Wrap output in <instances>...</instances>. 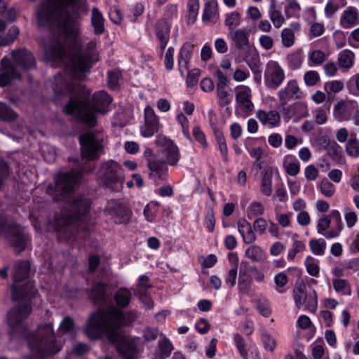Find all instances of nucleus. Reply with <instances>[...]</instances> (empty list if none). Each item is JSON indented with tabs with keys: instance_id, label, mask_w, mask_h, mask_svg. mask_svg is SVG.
Masks as SVG:
<instances>
[{
	"instance_id": "nucleus-1",
	"label": "nucleus",
	"mask_w": 359,
	"mask_h": 359,
	"mask_svg": "<svg viewBox=\"0 0 359 359\" xmlns=\"http://www.w3.org/2000/svg\"><path fill=\"white\" fill-rule=\"evenodd\" d=\"M124 325L125 316L122 311L116 308L100 309L89 317L86 333L91 339H99L105 334L110 343L116 344L122 359H134L137 354L136 346L120 330Z\"/></svg>"
},
{
	"instance_id": "nucleus-2",
	"label": "nucleus",
	"mask_w": 359,
	"mask_h": 359,
	"mask_svg": "<svg viewBox=\"0 0 359 359\" xmlns=\"http://www.w3.org/2000/svg\"><path fill=\"white\" fill-rule=\"evenodd\" d=\"M124 325L125 316L122 311L116 308L100 309L89 317L86 333L91 339H99L105 334L110 343L116 344L122 359H134L137 354L136 346L120 330Z\"/></svg>"
},
{
	"instance_id": "nucleus-3",
	"label": "nucleus",
	"mask_w": 359,
	"mask_h": 359,
	"mask_svg": "<svg viewBox=\"0 0 359 359\" xmlns=\"http://www.w3.org/2000/svg\"><path fill=\"white\" fill-rule=\"evenodd\" d=\"M91 202L87 197L81 195L72 198L67 206V210L56 216L55 229L60 238L70 240L76 238L77 234L88 231L87 222L90 220Z\"/></svg>"
},
{
	"instance_id": "nucleus-4",
	"label": "nucleus",
	"mask_w": 359,
	"mask_h": 359,
	"mask_svg": "<svg viewBox=\"0 0 359 359\" xmlns=\"http://www.w3.org/2000/svg\"><path fill=\"white\" fill-rule=\"evenodd\" d=\"M112 98L104 90L94 93L92 104L84 97L76 95L70 97L64 111L81 120L90 127L96 125L95 112L106 113Z\"/></svg>"
},
{
	"instance_id": "nucleus-5",
	"label": "nucleus",
	"mask_w": 359,
	"mask_h": 359,
	"mask_svg": "<svg viewBox=\"0 0 359 359\" xmlns=\"http://www.w3.org/2000/svg\"><path fill=\"white\" fill-rule=\"evenodd\" d=\"M31 353L36 359H42L60 352L62 344L57 341L52 323L40 325L35 332L28 336Z\"/></svg>"
},
{
	"instance_id": "nucleus-6",
	"label": "nucleus",
	"mask_w": 359,
	"mask_h": 359,
	"mask_svg": "<svg viewBox=\"0 0 359 359\" xmlns=\"http://www.w3.org/2000/svg\"><path fill=\"white\" fill-rule=\"evenodd\" d=\"M30 264L28 261L18 260L14 263L12 271L13 284L11 287L13 300H29L34 298L36 290L33 282L29 280L22 285L19 284L28 278Z\"/></svg>"
},
{
	"instance_id": "nucleus-7",
	"label": "nucleus",
	"mask_w": 359,
	"mask_h": 359,
	"mask_svg": "<svg viewBox=\"0 0 359 359\" xmlns=\"http://www.w3.org/2000/svg\"><path fill=\"white\" fill-rule=\"evenodd\" d=\"M124 180V170L118 162L108 160L100 164L97 170V182L100 186L118 191L122 188Z\"/></svg>"
},
{
	"instance_id": "nucleus-8",
	"label": "nucleus",
	"mask_w": 359,
	"mask_h": 359,
	"mask_svg": "<svg viewBox=\"0 0 359 359\" xmlns=\"http://www.w3.org/2000/svg\"><path fill=\"white\" fill-rule=\"evenodd\" d=\"M0 236H3L19 254L27 245L29 236L24 227L15 222H9L3 217H0Z\"/></svg>"
},
{
	"instance_id": "nucleus-9",
	"label": "nucleus",
	"mask_w": 359,
	"mask_h": 359,
	"mask_svg": "<svg viewBox=\"0 0 359 359\" xmlns=\"http://www.w3.org/2000/svg\"><path fill=\"white\" fill-rule=\"evenodd\" d=\"M80 179L81 173L78 170L72 169L69 172H59L55 178V186L49 185L48 191H54L55 199L63 200L67 195L74 191Z\"/></svg>"
},
{
	"instance_id": "nucleus-10",
	"label": "nucleus",
	"mask_w": 359,
	"mask_h": 359,
	"mask_svg": "<svg viewBox=\"0 0 359 359\" xmlns=\"http://www.w3.org/2000/svg\"><path fill=\"white\" fill-rule=\"evenodd\" d=\"M31 300L18 299V301L24 302V304L16 305L8 313L7 323L11 328V334L22 332L25 330V320L32 312L29 304Z\"/></svg>"
},
{
	"instance_id": "nucleus-11",
	"label": "nucleus",
	"mask_w": 359,
	"mask_h": 359,
	"mask_svg": "<svg viewBox=\"0 0 359 359\" xmlns=\"http://www.w3.org/2000/svg\"><path fill=\"white\" fill-rule=\"evenodd\" d=\"M81 156L83 158L93 161L99 158L98 153L102 150V145L92 133H83L79 136Z\"/></svg>"
},
{
	"instance_id": "nucleus-12",
	"label": "nucleus",
	"mask_w": 359,
	"mask_h": 359,
	"mask_svg": "<svg viewBox=\"0 0 359 359\" xmlns=\"http://www.w3.org/2000/svg\"><path fill=\"white\" fill-rule=\"evenodd\" d=\"M293 292L295 304L298 308L305 305L306 309L309 311L314 312L316 310L318 302L314 290L307 291L306 285H296Z\"/></svg>"
},
{
	"instance_id": "nucleus-13",
	"label": "nucleus",
	"mask_w": 359,
	"mask_h": 359,
	"mask_svg": "<svg viewBox=\"0 0 359 359\" xmlns=\"http://www.w3.org/2000/svg\"><path fill=\"white\" fill-rule=\"evenodd\" d=\"M285 79V72L278 62H268L264 71V81L267 87L277 89Z\"/></svg>"
},
{
	"instance_id": "nucleus-14",
	"label": "nucleus",
	"mask_w": 359,
	"mask_h": 359,
	"mask_svg": "<svg viewBox=\"0 0 359 359\" xmlns=\"http://www.w3.org/2000/svg\"><path fill=\"white\" fill-rule=\"evenodd\" d=\"M1 64L2 67L0 69V87L8 86L14 79H21L20 73L9 60L4 57Z\"/></svg>"
},
{
	"instance_id": "nucleus-15",
	"label": "nucleus",
	"mask_w": 359,
	"mask_h": 359,
	"mask_svg": "<svg viewBox=\"0 0 359 359\" xmlns=\"http://www.w3.org/2000/svg\"><path fill=\"white\" fill-rule=\"evenodd\" d=\"M231 40L234 43L236 50L242 54L248 52L251 48H255L250 43V33L246 29H236L229 32Z\"/></svg>"
},
{
	"instance_id": "nucleus-16",
	"label": "nucleus",
	"mask_w": 359,
	"mask_h": 359,
	"mask_svg": "<svg viewBox=\"0 0 359 359\" xmlns=\"http://www.w3.org/2000/svg\"><path fill=\"white\" fill-rule=\"evenodd\" d=\"M159 129V121L151 107L147 106L144 109V124L141 127V134L145 137H150Z\"/></svg>"
},
{
	"instance_id": "nucleus-17",
	"label": "nucleus",
	"mask_w": 359,
	"mask_h": 359,
	"mask_svg": "<svg viewBox=\"0 0 359 359\" xmlns=\"http://www.w3.org/2000/svg\"><path fill=\"white\" fill-rule=\"evenodd\" d=\"M107 212L114 222L118 224H128L132 215V211L119 203H115L114 205L108 204Z\"/></svg>"
},
{
	"instance_id": "nucleus-18",
	"label": "nucleus",
	"mask_w": 359,
	"mask_h": 359,
	"mask_svg": "<svg viewBox=\"0 0 359 359\" xmlns=\"http://www.w3.org/2000/svg\"><path fill=\"white\" fill-rule=\"evenodd\" d=\"M172 24L165 18L158 19L154 26L155 35L159 42V46L163 51L170 40Z\"/></svg>"
},
{
	"instance_id": "nucleus-19",
	"label": "nucleus",
	"mask_w": 359,
	"mask_h": 359,
	"mask_svg": "<svg viewBox=\"0 0 359 359\" xmlns=\"http://www.w3.org/2000/svg\"><path fill=\"white\" fill-rule=\"evenodd\" d=\"M15 62L24 70L28 71L36 67V60L33 54L25 48L12 51Z\"/></svg>"
},
{
	"instance_id": "nucleus-20",
	"label": "nucleus",
	"mask_w": 359,
	"mask_h": 359,
	"mask_svg": "<svg viewBox=\"0 0 359 359\" xmlns=\"http://www.w3.org/2000/svg\"><path fill=\"white\" fill-rule=\"evenodd\" d=\"M149 170V176L154 180H165L168 177V167L165 162L156 158L147 161Z\"/></svg>"
},
{
	"instance_id": "nucleus-21",
	"label": "nucleus",
	"mask_w": 359,
	"mask_h": 359,
	"mask_svg": "<svg viewBox=\"0 0 359 359\" xmlns=\"http://www.w3.org/2000/svg\"><path fill=\"white\" fill-rule=\"evenodd\" d=\"M107 290L108 285L107 283L102 281L96 282L92 285L88 292V298L95 304H104L109 298Z\"/></svg>"
},
{
	"instance_id": "nucleus-22",
	"label": "nucleus",
	"mask_w": 359,
	"mask_h": 359,
	"mask_svg": "<svg viewBox=\"0 0 359 359\" xmlns=\"http://www.w3.org/2000/svg\"><path fill=\"white\" fill-rule=\"evenodd\" d=\"M301 96L302 92L296 80L289 81L286 87L278 92L279 100L283 105L285 104L291 99H297L301 97Z\"/></svg>"
},
{
	"instance_id": "nucleus-23",
	"label": "nucleus",
	"mask_w": 359,
	"mask_h": 359,
	"mask_svg": "<svg viewBox=\"0 0 359 359\" xmlns=\"http://www.w3.org/2000/svg\"><path fill=\"white\" fill-rule=\"evenodd\" d=\"M194 48V44H192L190 42H186L183 44V46L181 47L180 50L177 57V62L179 71L180 72L182 75L184 74L183 68L184 69V70L189 69L188 65L192 57Z\"/></svg>"
},
{
	"instance_id": "nucleus-24",
	"label": "nucleus",
	"mask_w": 359,
	"mask_h": 359,
	"mask_svg": "<svg viewBox=\"0 0 359 359\" xmlns=\"http://www.w3.org/2000/svg\"><path fill=\"white\" fill-rule=\"evenodd\" d=\"M329 215L330 217V222H332L333 226L327 231L325 234V238L327 239L338 237L344 228L341 217L338 210H333Z\"/></svg>"
},
{
	"instance_id": "nucleus-25",
	"label": "nucleus",
	"mask_w": 359,
	"mask_h": 359,
	"mask_svg": "<svg viewBox=\"0 0 359 359\" xmlns=\"http://www.w3.org/2000/svg\"><path fill=\"white\" fill-rule=\"evenodd\" d=\"M340 25L344 29L351 28L359 24L358 11L355 7L348 6L340 18Z\"/></svg>"
},
{
	"instance_id": "nucleus-26",
	"label": "nucleus",
	"mask_w": 359,
	"mask_h": 359,
	"mask_svg": "<svg viewBox=\"0 0 359 359\" xmlns=\"http://www.w3.org/2000/svg\"><path fill=\"white\" fill-rule=\"evenodd\" d=\"M161 152L165 158V163L175 165L179 161L180 154L177 147L170 140H165V145L162 148Z\"/></svg>"
},
{
	"instance_id": "nucleus-27",
	"label": "nucleus",
	"mask_w": 359,
	"mask_h": 359,
	"mask_svg": "<svg viewBox=\"0 0 359 359\" xmlns=\"http://www.w3.org/2000/svg\"><path fill=\"white\" fill-rule=\"evenodd\" d=\"M242 59L247 63L254 74L262 73L260 57L256 48H251L248 52L242 54Z\"/></svg>"
},
{
	"instance_id": "nucleus-28",
	"label": "nucleus",
	"mask_w": 359,
	"mask_h": 359,
	"mask_svg": "<svg viewBox=\"0 0 359 359\" xmlns=\"http://www.w3.org/2000/svg\"><path fill=\"white\" fill-rule=\"evenodd\" d=\"M256 116L264 126L276 127L279 125L280 121V114L276 110L266 111L259 109L256 112Z\"/></svg>"
},
{
	"instance_id": "nucleus-29",
	"label": "nucleus",
	"mask_w": 359,
	"mask_h": 359,
	"mask_svg": "<svg viewBox=\"0 0 359 359\" xmlns=\"http://www.w3.org/2000/svg\"><path fill=\"white\" fill-rule=\"evenodd\" d=\"M237 225L238 231L245 243L251 244L256 241L257 237L250 222L245 219H240Z\"/></svg>"
},
{
	"instance_id": "nucleus-30",
	"label": "nucleus",
	"mask_w": 359,
	"mask_h": 359,
	"mask_svg": "<svg viewBox=\"0 0 359 359\" xmlns=\"http://www.w3.org/2000/svg\"><path fill=\"white\" fill-rule=\"evenodd\" d=\"M131 297V292L128 288H118L114 295V300L116 305L117 306L116 309H118L120 311H121V309L126 308L130 303ZM111 308H115V306H111L107 309H109Z\"/></svg>"
},
{
	"instance_id": "nucleus-31",
	"label": "nucleus",
	"mask_w": 359,
	"mask_h": 359,
	"mask_svg": "<svg viewBox=\"0 0 359 359\" xmlns=\"http://www.w3.org/2000/svg\"><path fill=\"white\" fill-rule=\"evenodd\" d=\"M236 100L245 111H251L254 108L251 101V90L250 88L244 86L236 95Z\"/></svg>"
},
{
	"instance_id": "nucleus-32",
	"label": "nucleus",
	"mask_w": 359,
	"mask_h": 359,
	"mask_svg": "<svg viewBox=\"0 0 359 359\" xmlns=\"http://www.w3.org/2000/svg\"><path fill=\"white\" fill-rule=\"evenodd\" d=\"M202 18L203 21L217 22L219 18L217 1L212 0L205 3Z\"/></svg>"
},
{
	"instance_id": "nucleus-33",
	"label": "nucleus",
	"mask_w": 359,
	"mask_h": 359,
	"mask_svg": "<svg viewBox=\"0 0 359 359\" xmlns=\"http://www.w3.org/2000/svg\"><path fill=\"white\" fill-rule=\"evenodd\" d=\"M91 24L96 35H100L104 32V19L102 13L96 7L92 9Z\"/></svg>"
},
{
	"instance_id": "nucleus-34",
	"label": "nucleus",
	"mask_w": 359,
	"mask_h": 359,
	"mask_svg": "<svg viewBox=\"0 0 359 359\" xmlns=\"http://www.w3.org/2000/svg\"><path fill=\"white\" fill-rule=\"evenodd\" d=\"M158 353L154 359H165L170 357L174 346L170 340L165 336L158 341Z\"/></svg>"
},
{
	"instance_id": "nucleus-35",
	"label": "nucleus",
	"mask_w": 359,
	"mask_h": 359,
	"mask_svg": "<svg viewBox=\"0 0 359 359\" xmlns=\"http://www.w3.org/2000/svg\"><path fill=\"white\" fill-rule=\"evenodd\" d=\"M245 256L255 262H263L266 259V252L257 245L248 247L245 251Z\"/></svg>"
},
{
	"instance_id": "nucleus-36",
	"label": "nucleus",
	"mask_w": 359,
	"mask_h": 359,
	"mask_svg": "<svg viewBox=\"0 0 359 359\" xmlns=\"http://www.w3.org/2000/svg\"><path fill=\"white\" fill-rule=\"evenodd\" d=\"M354 59V53L348 49H344L339 53V65L341 69H344V70H348L353 66Z\"/></svg>"
},
{
	"instance_id": "nucleus-37",
	"label": "nucleus",
	"mask_w": 359,
	"mask_h": 359,
	"mask_svg": "<svg viewBox=\"0 0 359 359\" xmlns=\"http://www.w3.org/2000/svg\"><path fill=\"white\" fill-rule=\"evenodd\" d=\"M241 23V14L240 12L235 11L228 13L225 15L224 25L228 27L229 32L234 31L235 28Z\"/></svg>"
},
{
	"instance_id": "nucleus-38",
	"label": "nucleus",
	"mask_w": 359,
	"mask_h": 359,
	"mask_svg": "<svg viewBox=\"0 0 359 359\" xmlns=\"http://www.w3.org/2000/svg\"><path fill=\"white\" fill-rule=\"evenodd\" d=\"M58 333L61 335H74L76 333V329L73 318L69 316L65 317L60 324Z\"/></svg>"
},
{
	"instance_id": "nucleus-39",
	"label": "nucleus",
	"mask_w": 359,
	"mask_h": 359,
	"mask_svg": "<svg viewBox=\"0 0 359 359\" xmlns=\"http://www.w3.org/2000/svg\"><path fill=\"white\" fill-rule=\"evenodd\" d=\"M18 115L6 104L0 102V120L5 122L15 121Z\"/></svg>"
},
{
	"instance_id": "nucleus-40",
	"label": "nucleus",
	"mask_w": 359,
	"mask_h": 359,
	"mask_svg": "<svg viewBox=\"0 0 359 359\" xmlns=\"http://www.w3.org/2000/svg\"><path fill=\"white\" fill-rule=\"evenodd\" d=\"M272 177L273 173L271 170H266L262 175L260 190L264 195L267 196L272 194Z\"/></svg>"
},
{
	"instance_id": "nucleus-41",
	"label": "nucleus",
	"mask_w": 359,
	"mask_h": 359,
	"mask_svg": "<svg viewBox=\"0 0 359 359\" xmlns=\"http://www.w3.org/2000/svg\"><path fill=\"white\" fill-rule=\"evenodd\" d=\"M346 151L350 156L359 157V138L351 134L346 145Z\"/></svg>"
},
{
	"instance_id": "nucleus-42",
	"label": "nucleus",
	"mask_w": 359,
	"mask_h": 359,
	"mask_svg": "<svg viewBox=\"0 0 359 359\" xmlns=\"http://www.w3.org/2000/svg\"><path fill=\"white\" fill-rule=\"evenodd\" d=\"M269 16L276 28L280 27L285 22V18L281 12L276 9L275 3H272L269 11Z\"/></svg>"
},
{
	"instance_id": "nucleus-43",
	"label": "nucleus",
	"mask_w": 359,
	"mask_h": 359,
	"mask_svg": "<svg viewBox=\"0 0 359 359\" xmlns=\"http://www.w3.org/2000/svg\"><path fill=\"white\" fill-rule=\"evenodd\" d=\"M332 284L337 292L341 293L343 295H351V288L346 280L341 278L334 279Z\"/></svg>"
},
{
	"instance_id": "nucleus-44",
	"label": "nucleus",
	"mask_w": 359,
	"mask_h": 359,
	"mask_svg": "<svg viewBox=\"0 0 359 359\" xmlns=\"http://www.w3.org/2000/svg\"><path fill=\"white\" fill-rule=\"evenodd\" d=\"M309 246L313 255H323L326 249V242L323 238H313L310 241Z\"/></svg>"
},
{
	"instance_id": "nucleus-45",
	"label": "nucleus",
	"mask_w": 359,
	"mask_h": 359,
	"mask_svg": "<svg viewBox=\"0 0 359 359\" xmlns=\"http://www.w3.org/2000/svg\"><path fill=\"white\" fill-rule=\"evenodd\" d=\"M326 59L327 56L325 52L321 50H314L309 54V64L310 66L320 65Z\"/></svg>"
},
{
	"instance_id": "nucleus-46",
	"label": "nucleus",
	"mask_w": 359,
	"mask_h": 359,
	"mask_svg": "<svg viewBox=\"0 0 359 359\" xmlns=\"http://www.w3.org/2000/svg\"><path fill=\"white\" fill-rule=\"evenodd\" d=\"M55 93L60 95H73L76 93V88L72 82L62 80L61 86H55L54 88Z\"/></svg>"
},
{
	"instance_id": "nucleus-47",
	"label": "nucleus",
	"mask_w": 359,
	"mask_h": 359,
	"mask_svg": "<svg viewBox=\"0 0 359 359\" xmlns=\"http://www.w3.org/2000/svg\"><path fill=\"white\" fill-rule=\"evenodd\" d=\"M327 151L332 160L337 162H341L343 160L342 149L335 142L328 144Z\"/></svg>"
},
{
	"instance_id": "nucleus-48",
	"label": "nucleus",
	"mask_w": 359,
	"mask_h": 359,
	"mask_svg": "<svg viewBox=\"0 0 359 359\" xmlns=\"http://www.w3.org/2000/svg\"><path fill=\"white\" fill-rule=\"evenodd\" d=\"M301 6L296 0H290L285 6L284 12L287 18L299 16Z\"/></svg>"
},
{
	"instance_id": "nucleus-49",
	"label": "nucleus",
	"mask_w": 359,
	"mask_h": 359,
	"mask_svg": "<svg viewBox=\"0 0 359 359\" xmlns=\"http://www.w3.org/2000/svg\"><path fill=\"white\" fill-rule=\"evenodd\" d=\"M199 10L198 0L188 1V24H194L197 18Z\"/></svg>"
},
{
	"instance_id": "nucleus-50",
	"label": "nucleus",
	"mask_w": 359,
	"mask_h": 359,
	"mask_svg": "<svg viewBox=\"0 0 359 359\" xmlns=\"http://www.w3.org/2000/svg\"><path fill=\"white\" fill-rule=\"evenodd\" d=\"M121 72L118 69H114L108 72V86L113 89H117L120 86Z\"/></svg>"
},
{
	"instance_id": "nucleus-51",
	"label": "nucleus",
	"mask_w": 359,
	"mask_h": 359,
	"mask_svg": "<svg viewBox=\"0 0 359 359\" xmlns=\"http://www.w3.org/2000/svg\"><path fill=\"white\" fill-rule=\"evenodd\" d=\"M287 62L290 68L296 69L300 67L302 63V55L300 51H296L287 56Z\"/></svg>"
},
{
	"instance_id": "nucleus-52",
	"label": "nucleus",
	"mask_w": 359,
	"mask_h": 359,
	"mask_svg": "<svg viewBox=\"0 0 359 359\" xmlns=\"http://www.w3.org/2000/svg\"><path fill=\"white\" fill-rule=\"evenodd\" d=\"M159 335L164 336L156 327H147L143 331V339L146 342L155 341Z\"/></svg>"
},
{
	"instance_id": "nucleus-53",
	"label": "nucleus",
	"mask_w": 359,
	"mask_h": 359,
	"mask_svg": "<svg viewBox=\"0 0 359 359\" xmlns=\"http://www.w3.org/2000/svg\"><path fill=\"white\" fill-rule=\"evenodd\" d=\"M305 244L303 241L294 240L291 248L288 251L287 259L290 261H292L296 255L299 252H301L305 250Z\"/></svg>"
},
{
	"instance_id": "nucleus-54",
	"label": "nucleus",
	"mask_w": 359,
	"mask_h": 359,
	"mask_svg": "<svg viewBox=\"0 0 359 359\" xmlns=\"http://www.w3.org/2000/svg\"><path fill=\"white\" fill-rule=\"evenodd\" d=\"M281 41L285 47H290L294 43V34L291 29L285 28L281 32Z\"/></svg>"
},
{
	"instance_id": "nucleus-55",
	"label": "nucleus",
	"mask_w": 359,
	"mask_h": 359,
	"mask_svg": "<svg viewBox=\"0 0 359 359\" xmlns=\"http://www.w3.org/2000/svg\"><path fill=\"white\" fill-rule=\"evenodd\" d=\"M330 217V215H324L321 218L319 219L318 224H317V231L319 234H321L325 237V234L326 233V230H329L331 227Z\"/></svg>"
},
{
	"instance_id": "nucleus-56",
	"label": "nucleus",
	"mask_w": 359,
	"mask_h": 359,
	"mask_svg": "<svg viewBox=\"0 0 359 359\" xmlns=\"http://www.w3.org/2000/svg\"><path fill=\"white\" fill-rule=\"evenodd\" d=\"M149 278L146 275L140 276L138 279V283L137 285V292L140 295H145L146 290L149 288L152 287V285L149 283Z\"/></svg>"
},
{
	"instance_id": "nucleus-57",
	"label": "nucleus",
	"mask_w": 359,
	"mask_h": 359,
	"mask_svg": "<svg viewBox=\"0 0 359 359\" xmlns=\"http://www.w3.org/2000/svg\"><path fill=\"white\" fill-rule=\"evenodd\" d=\"M304 108V105L301 103L296 102L293 103L287 107H284L283 113L285 118H291L292 116H296L297 112Z\"/></svg>"
},
{
	"instance_id": "nucleus-58",
	"label": "nucleus",
	"mask_w": 359,
	"mask_h": 359,
	"mask_svg": "<svg viewBox=\"0 0 359 359\" xmlns=\"http://www.w3.org/2000/svg\"><path fill=\"white\" fill-rule=\"evenodd\" d=\"M343 88L344 83L341 81L337 80L328 81L325 83L324 86L325 90L328 95L332 93H337L341 91Z\"/></svg>"
},
{
	"instance_id": "nucleus-59",
	"label": "nucleus",
	"mask_w": 359,
	"mask_h": 359,
	"mask_svg": "<svg viewBox=\"0 0 359 359\" xmlns=\"http://www.w3.org/2000/svg\"><path fill=\"white\" fill-rule=\"evenodd\" d=\"M214 76L216 79L217 89L226 88L229 81L228 76H226L220 69H217Z\"/></svg>"
},
{
	"instance_id": "nucleus-60",
	"label": "nucleus",
	"mask_w": 359,
	"mask_h": 359,
	"mask_svg": "<svg viewBox=\"0 0 359 359\" xmlns=\"http://www.w3.org/2000/svg\"><path fill=\"white\" fill-rule=\"evenodd\" d=\"M321 193L326 197H332L335 191L334 186L327 180H323L320 184Z\"/></svg>"
},
{
	"instance_id": "nucleus-61",
	"label": "nucleus",
	"mask_w": 359,
	"mask_h": 359,
	"mask_svg": "<svg viewBox=\"0 0 359 359\" xmlns=\"http://www.w3.org/2000/svg\"><path fill=\"white\" fill-rule=\"evenodd\" d=\"M304 80L306 86H313L320 81V76L316 71H308L304 76Z\"/></svg>"
},
{
	"instance_id": "nucleus-62",
	"label": "nucleus",
	"mask_w": 359,
	"mask_h": 359,
	"mask_svg": "<svg viewBox=\"0 0 359 359\" xmlns=\"http://www.w3.org/2000/svg\"><path fill=\"white\" fill-rule=\"evenodd\" d=\"M261 340L264 348L269 351L273 352L276 343L275 339L268 334H263L261 337Z\"/></svg>"
},
{
	"instance_id": "nucleus-63",
	"label": "nucleus",
	"mask_w": 359,
	"mask_h": 359,
	"mask_svg": "<svg viewBox=\"0 0 359 359\" xmlns=\"http://www.w3.org/2000/svg\"><path fill=\"white\" fill-rule=\"evenodd\" d=\"M264 212V206L259 202L254 201L250 203L248 210V217L262 215Z\"/></svg>"
},
{
	"instance_id": "nucleus-64",
	"label": "nucleus",
	"mask_w": 359,
	"mask_h": 359,
	"mask_svg": "<svg viewBox=\"0 0 359 359\" xmlns=\"http://www.w3.org/2000/svg\"><path fill=\"white\" fill-rule=\"evenodd\" d=\"M344 217L348 228L353 227L358 220L356 213L349 208H345Z\"/></svg>"
}]
</instances>
